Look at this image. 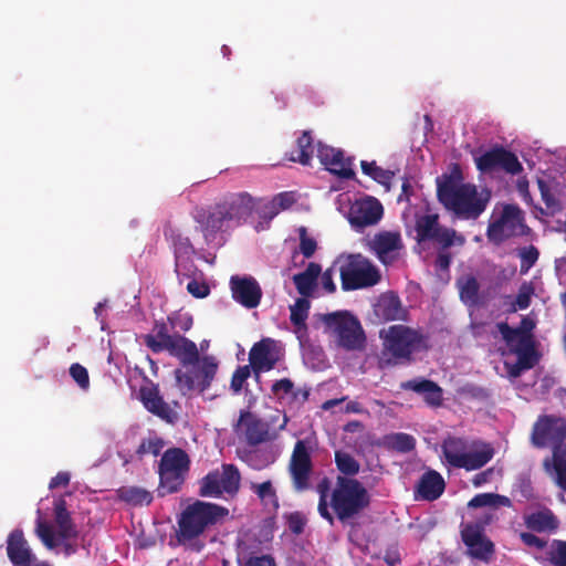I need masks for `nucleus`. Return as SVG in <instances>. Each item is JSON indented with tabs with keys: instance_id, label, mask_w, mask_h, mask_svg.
I'll use <instances>...</instances> for the list:
<instances>
[{
	"instance_id": "24",
	"label": "nucleus",
	"mask_w": 566,
	"mask_h": 566,
	"mask_svg": "<svg viewBox=\"0 0 566 566\" xmlns=\"http://www.w3.org/2000/svg\"><path fill=\"white\" fill-rule=\"evenodd\" d=\"M139 399L145 409L168 423H175L177 412L164 400L159 392L158 385L148 381L139 388Z\"/></svg>"
},
{
	"instance_id": "6",
	"label": "nucleus",
	"mask_w": 566,
	"mask_h": 566,
	"mask_svg": "<svg viewBox=\"0 0 566 566\" xmlns=\"http://www.w3.org/2000/svg\"><path fill=\"white\" fill-rule=\"evenodd\" d=\"M226 514L228 510L220 505L196 501L181 513L178 521L179 538L191 541L200 536L209 525L214 524Z\"/></svg>"
},
{
	"instance_id": "19",
	"label": "nucleus",
	"mask_w": 566,
	"mask_h": 566,
	"mask_svg": "<svg viewBox=\"0 0 566 566\" xmlns=\"http://www.w3.org/2000/svg\"><path fill=\"white\" fill-rule=\"evenodd\" d=\"M384 208L378 199L371 196L355 200L348 212V221L355 229L374 226L382 218Z\"/></svg>"
},
{
	"instance_id": "23",
	"label": "nucleus",
	"mask_w": 566,
	"mask_h": 566,
	"mask_svg": "<svg viewBox=\"0 0 566 566\" xmlns=\"http://www.w3.org/2000/svg\"><path fill=\"white\" fill-rule=\"evenodd\" d=\"M230 290L232 298L243 307L252 310L260 305L263 293L253 276H231Z\"/></svg>"
},
{
	"instance_id": "41",
	"label": "nucleus",
	"mask_w": 566,
	"mask_h": 566,
	"mask_svg": "<svg viewBox=\"0 0 566 566\" xmlns=\"http://www.w3.org/2000/svg\"><path fill=\"white\" fill-rule=\"evenodd\" d=\"M311 303L307 297H300L293 305L290 306V321L297 331L306 329V319Z\"/></svg>"
},
{
	"instance_id": "11",
	"label": "nucleus",
	"mask_w": 566,
	"mask_h": 566,
	"mask_svg": "<svg viewBox=\"0 0 566 566\" xmlns=\"http://www.w3.org/2000/svg\"><path fill=\"white\" fill-rule=\"evenodd\" d=\"M415 231L419 243L434 242L443 250L454 244L463 245L465 242L464 237L458 234L454 229L442 227L437 213L418 216L416 218Z\"/></svg>"
},
{
	"instance_id": "9",
	"label": "nucleus",
	"mask_w": 566,
	"mask_h": 566,
	"mask_svg": "<svg viewBox=\"0 0 566 566\" xmlns=\"http://www.w3.org/2000/svg\"><path fill=\"white\" fill-rule=\"evenodd\" d=\"M322 321L328 332L337 336L338 345L346 349L359 348L364 340V332L359 321L348 312L324 314Z\"/></svg>"
},
{
	"instance_id": "18",
	"label": "nucleus",
	"mask_w": 566,
	"mask_h": 566,
	"mask_svg": "<svg viewBox=\"0 0 566 566\" xmlns=\"http://www.w3.org/2000/svg\"><path fill=\"white\" fill-rule=\"evenodd\" d=\"M192 219L199 226V230L203 235L205 242L210 244L217 239V234L223 231L226 224L229 223L218 203L211 206L196 207L191 212Z\"/></svg>"
},
{
	"instance_id": "7",
	"label": "nucleus",
	"mask_w": 566,
	"mask_h": 566,
	"mask_svg": "<svg viewBox=\"0 0 566 566\" xmlns=\"http://www.w3.org/2000/svg\"><path fill=\"white\" fill-rule=\"evenodd\" d=\"M185 367L187 368L186 370H175V378L180 390L184 394L193 390L205 392L210 388L217 375L219 364L214 356L206 355L201 357L198 354L197 360L187 364Z\"/></svg>"
},
{
	"instance_id": "39",
	"label": "nucleus",
	"mask_w": 566,
	"mask_h": 566,
	"mask_svg": "<svg viewBox=\"0 0 566 566\" xmlns=\"http://www.w3.org/2000/svg\"><path fill=\"white\" fill-rule=\"evenodd\" d=\"M296 144L297 155H292L290 157V160L294 163H300L303 166H308L311 164L314 153V145L311 133L307 130L303 132V134L297 138Z\"/></svg>"
},
{
	"instance_id": "56",
	"label": "nucleus",
	"mask_w": 566,
	"mask_h": 566,
	"mask_svg": "<svg viewBox=\"0 0 566 566\" xmlns=\"http://www.w3.org/2000/svg\"><path fill=\"white\" fill-rule=\"evenodd\" d=\"M70 375L81 389L87 390L90 388V376L84 366L78 363L72 364Z\"/></svg>"
},
{
	"instance_id": "21",
	"label": "nucleus",
	"mask_w": 566,
	"mask_h": 566,
	"mask_svg": "<svg viewBox=\"0 0 566 566\" xmlns=\"http://www.w3.org/2000/svg\"><path fill=\"white\" fill-rule=\"evenodd\" d=\"M312 469L310 451L303 440H297L290 461V474L296 491L308 489Z\"/></svg>"
},
{
	"instance_id": "4",
	"label": "nucleus",
	"mask_w": 566,
	"mask_h": 566,
	"mask_svg": "<svg viewBox=\"0 0 566 566\" xmlns=\"http://www.w3.org/2000/svg\"><path fill=\"white\" fill-rule=\"evenodd\" d=\"M566 419L554 415L538 417L533 426L531 442L535 448L543 449L552 446V457L543 461L547 474L557 470L558 461L566 465Z\"/></svg>"
},
{
	"instance_id": "52",
	"label": "nucleus",
	"mask_w": 566,
	"mask_h": 566,
	"mask_svg": "<svg viewBox=\"0 0 566 566\" xmlns=\"http://www.w3.org/2000/svg\"><path fill=\"white\" fill-rule=\"evenodd\" d=\"M514 354L517 355V363L524 369H531L536 364L534 343H530L527 346H520L515 349Z\"/></svg>"
},
{
	"instance_id": "62",
	"label": "nucleus",
	"mask_w": 566,
	"mask_h": 566,
	"mask_svg": "<svg viewBox=\"0 0 566 566\" xmlns=\"http://www.w3.org/2000/svg\"><path fill=\"white\" fill-rule=\"evenodd\" d=\"M287 525L292 533L301 534L304 531L305 520L300 512H293L287 515Z\"/></svg>"
},
{
	"instance_id": "40",
	"label": "nucleus",
	"mask_w": 566,
	"mask_h": 566,
	"mask_svg": "<svg viewBox=\"0 0 566 566\" xmlns=\"http://www.w3.org/2000/svg\"><path fill=\"white\" fill-rule=\"evenodd\" d=\"M250 489L265 506H271L273 511L280 507L279 497L272 482L264 481L262 483H251Z\"/></svg>"
},
{
	"instance_id": "64",
	"label": "nucleus",
	"mask_w": 566,
	"mask_h": 566,
	"mask_svg": "<svg viewBox=\"0 0 566 566\" xmlns=\"http://www.w3.org/2000/svg\"><path fill=\"white\" fill-rule=\"evenodd\" d=\"M451 264V254L439 247L434 266L439 271H448Z\"/></svg>"
},
{
	"instance_id": "5",
	"label": "nucleus",
	"mask_w": 566,
	"mask_h": 566,
	"mask_svg": "<svg viewBox=\"0 0 566 566\" xmlns=\"http://www.w3.org/2000/svg\"><path fill=\"white\" fill-rule=\"evenodd\" d=\"M480 448L468 451V442L463 438L448 437L442 442V454L453 468L467 471L479 470L494 457V448L486 442H480Z\"/></svg>"
},
{
	"instance_id": "17",
	"label": "nucleus",
	"mask_w": 566,
	"mask_h": 566,
	"mask_svg": "<svg viewBox=\"0 0 566 566\" xmlns=\"http://www.w3.org/2000/svg\"><path fill=\"white\" fill-rule=\"evenodd\" d=\"M234 430L242 431L247 443L253 447L276 438V431L271 429L270 423L249 410L240 411Z\"/></svg>"
},
{
	"instance_id": "60",
	"label": "nucleus",
	"mask_w": 566,
	"mask_h": 566,
	"mask_svg": "<svg viewBox=\"0 0 566 566\" xmlns=\"http://www.w3.org/2000/svg\"><path fill=\"white\" fill-rule=\"evenodd\" d=\"M272 200L276 208H279V212L291 208L296 201L292 191L280 192L275 195Z\"/></svg>"
},
{
	"instance_id": "63",
	"label": "nucleus",
	"mask_w": 566,
	"mask_h": 566,
	"mask_svg": "<svg viewBox=\"0 0 566 566\" xmlns=\"http://www.w3.org/2000/svg\"><path fill=\"white\" fill-rule=\"evenodd\" d=\"M548 475L553 478L558 488L566 491V464L564 465V462L558 461L557 470L553 471L552 474Z\"/></svg>"
},
{
	"instance_id": "25",
	"label": "nucleus",
	"mask_w": 566,
	"mask_h": 566,
	"mask_svg": "<svg viewBox=\"0 0 566 566\" xmlns=\"http://www.w3.org/2000/svg\"><path fill=\"white\" fill-rule=\"evenodd\" d=\"M317 157L321 164L333 175L343 179L355 177L353 160L352 158H345L343 150L319 143Z\"/></svg>"
},
{
	"instance_id": "34",
	"label": "nucleus",
	"mask_w": 566,
	"mask_h": 566,
	"mask_svg": "<svg viewBox=\"0 0 566 566\" xmlns=\"http://www.w3.org/2000/svg\"><path fill=\"white\" fill-rule=\"evenodd\" d=\"M164 237L171 244L176 259L185 255L189 256L193 253L195 250L190 239L170 222L164 227Z\"/></svg>"
},
{
	"instance_id": "46",
	"label": "nucleus",
	"mask_w": 566,
	"mask_h": 566,
	"mask_svg": "<svg viewBox=\"0 0 566 566\" xmlns=\"http://www.w3.org/2000/svg\"><path fill=\"white\" fill-rule=\"evenodd\" d=\"M160 475V495L177 492L184 483V473L159 471Z\"/></svg>"
},
{
	"instance_id": "27",
	"label": "nucleus",
	"mask_w": 566,
	"mask_h": 566,
	"mask_svg": "<svg viewBox=\"0 0 566 566\" xmlns=\"http://www.w3.org/2000/svg\"><path fill=\"white\" fill-rule=\"evenodd\" d=\"M275 342L271 338H263L255 343L249 353V361L255 377L259 378L261 373L272 370L279 361L277 355L274 353Z\"/></svg>"
},
{
	"instance_id": "33",
	"label": "nucleus",
	"mask_w": 566,
	"mask_h": 566,
	"mask_svg": "<svg viewBox=\"0 0 566 566\" xmlns=\"http://www.w3.org/2000/svg\"><path fill=\"white\" fill-rule=\"evenodd\" d=\"M190 460L186 451L180 448H171L164 452L159 463V471L187 473Z\"/></svg>"
},
{
	"instance_id": "8",
	"label": "nucleus",
	"mask_w": 566,
	"mask_h": 566,
	"mask_svg": "<svg viewBox=\"0 0 566 566\" xmlns=\"http://www.w3.org/2000/svg\"><path fill=\"white\" fill-rule=\"evenodd\" d=\"M381 280L380 271L369 259L361 254H350L347 263L340 268L342 289L355 291L378 284Z\"/></svg>"
},
{
	"instance_id": "36",
	"label": "nucleus",
	"mask_w": 566,
	"mask_h": 566,
	"mask_svg": "<svg viewBox=\"0 0 566 566\" xmlns=\"http://www.w3.org/2000/svg\"><path fill=\"white\" fill-rule=\"evenodd\" d=\"M116 494L120 501L132 506L149 505L154 499L151 492L144 488L135 485L120 486L116 491Z\"/></svg>"
},
{
	"instance_id": "43",
	"label": "nucleus",
	"mask_w": 566,
	"mask_h": 566,
	"mask_svg": "<svg viewBox=\"0 0 566 566\" xmlns=\"http://www.w3.org/2000/svg\"><path fill=\"white\" fill-rule=\"evenodd\" d=\"M335 464L342 473L340 476L354 478L360 469L359 462L349 453L344 451L335 452Z\"/></svg>"
},
{
	"instance_id": "59",
	"label": "nucleus",
	"mask_w": 566,
	"mask_h": 566,
	"mask_svg": "<svg viewBox=\"0 0 566 566\" xmlns=\"http://www.w3.org/2000/svg\"><path fill=\"white\" fill-rule=\"evenodd\" d=\"M168 322L171 329L178 328L181 332H188L193 325L192 316L189 314H176L168 316Z\"/></svg>"
},
{
	"instance_id": "47",
	"label": "nucleus",
	"mask_w": 566,
	"mask_h": 566,
	"mask_svg": "<svg viewBox=\"0 0 566 566\" xmlns=\"http://www.w3.org/2000/svg\"><path fill=\"white\" fill-rule=\"evenodd\" d=\"M538 189L541 191L542 200L546 207V210L543 211V213L546 216H554L559 212L562 210V205L549 186L545 181L538 180Z\"/></svg>"
},
{
	"instance_id": "53",
	"label": "nucleus",
	"mask_w": 566,
	"mask_h": 566,
	"mask_svg": "<svg viewBox=\"0 0 566 566\" xmlns=\"http://www.w3.org/2000/svg\"><path fill=\"white\" fill-rule=\"evenodd\" d=\"M251 366L244 365L239 366L234 373L232 374L231 381H230V388L234 394H239L248 378L251 376Z\"/></svg>"
},
{
	"instance_id": "48",
	"label": "nucleus",
	"mask_w": 566,
	"mask_h": 566,
	"mask_svg": "<svg viewBox=\"0 0 566 566\" xmlns=\"http://www.w3.org/2000/svg\"><path fill=\"white\" fill-rule=\"evenodd\" d=\"M460 297L463 302L476 303L480 285L473 275H469L459 282Z\"/></svg>"
},
{
	"instance_id": "50",
	"label": "nucleus",
	"mask_w": 566,
	"mask_h": 566,
	"mask_svg": "<svg viewBox=\"0 0 566 566\" xmlns=\"http://www.w3.org/2000/svg\"><path fill=\"white\" fill-rule=\"evenodd\" d=\"M389 446L398 452L407 453L415 449L416 439L408 433L399 432L389 437Z\"/></svg>"
},
{
	"instance_id": "57",
	"label": "nucleus",
	"mask_w": 566,
	"mask_h": 566,
	"mask_svg": "<svg viewBox=\"0 0 566 566\" xmlns=\"http://www.w3.org/2000/svg\"><path fill=\"white\" fill-rule=\"evenodd\" d=\"M260 200L255 199V208L259 218L266 223L271 222L280 212L279 208L274 205L273 200L259 205Z\"/></svg>"
},
{
	"instance_id": "51",
	"label": "nucleus",
	"mask_w": 566,
	"mask_h": 566,
	"mask_svg": "<svg viewBox=\"0 0 566 566\" xmlns=\"http://www.w3.org/2000/svg\"><path fill=\"white\" fill-rule=\"evenodd\" d=\"M154 334H147L144 336V343L147 346L149 338H153L156 343L163 344L171 339L174 334H170L169 327L164 321H156L153 329Z\"/></svg>"
},
{
	"instance_id": "38",
	"label": "nucleus",
	"mask_w": 566,
	"mask_h": 566,
	"mask_svg": "<svg viewBox=\"0 0 566 566\" xmlns=\"http://www.w3.org/2000/svg\"><path fill=\"white\" fill-rule=\"evenodd\" d=\"M165 446L166 441L156 432L150 431L147 437L140 440L135 455L139 461L144 460L147 455L158 457Z\"/></svg>"
},
{
	"instance_id": "55",
	"label": "nucleus",
	"mask_w": 566,
	"mask_h": 566,
	"mask_svg": "<svg viewBox=\"0 0 566 566\" xmlns=\"http://www.w3.org/2000/svg\"><path fill=\"white\" fill-rule=\"evenodd\" d=\"M300 235V252L304 258L308 259L313 256L317 249V242L314 238L308 237L307 229L305 227L298 228Z\"/></svg>"
},
{
	"instance_id": "31",
	"label": "nucleus",
	"mask_w": 566,
	"mask_h": 566,
	"mask_svg": "<svg viewBox=\"0 0 566 566\" xmlns=\"http://www.w3.org/2000/svg\"><path fill=\"white\" fill-rule=\"evenodd\" d=\"M375 313L385 322L402 319L405 315L401 302L394 293L385 294L379 298Z\"/></svg>"
},
{
	"instance_id": "54",
	"label": "nucleus",
	"mask_w": 566,
	"mask_h": 566,
	"mask_svg": "<svg viewBox=\"0 0 566 566\" xmlns=\"http://www.w3.org/2000/svg\"><path fill=\"white\" fill-rule=\"evenodd\" d=\"M539 256V252L536 247L530 245L527 248H523L520 251L521 258V273L525 274L530 271L532 266L535 265Z\"/></svg>"
},
{
	"instance_id": "61",
	"label": "nucleus",
	"mask_w": 566,
	"mask_h": 566,
	"mask_svg": "<svg viewBox=\"0 0 566 566\" xmlns=\"http://www.w3.org/2000/svg\"><path fill=\"white\" fill-rule=\"evenodd\" d=\"M187 291L197 298H203L209 295L210 287L206 282H200L197 280H191L187 284Z\"/></svg>"
},
{
	"instance_id": "42",
	"label": "nucleus",
	"mask_w": 566,
	"mask_h": 566,
	"mask_svg": "<svg viewBox=\"0 0 566 566\" xmlns=\"http://www.w3.org/2000/svg\"><path fill=\"white\" fill-rule=\"evenodd\" d=\"M496 327L512 353H514L520 346H527L533 342L523 339V335L516 328L511 327L506 322L497 323Z\"/></svg>"
},
{
	"instance_id": "32",
	"label": "nucleus",
	"mask_w": 566,
	"mask_h": 566,
	"mask_svg": "<svg viewBox=\"0 0 566 566\" xmlns=\"http://www.w3.org/2000/svg\"><path fill=\"white\" fill-rule=\"evenodd\" d=\"M321 272V265L318 263L311 262L308 263L305 271L293 275V282L295 284V287L302 296H312L316 287L317 279Z\"/></svg>"
},
{
	"instance_id": "14",
	"label": "nucleus",
	"mask_w": 566,
	"mask_h": 566,
	"mask_svg": "<svg viewBox=\"0 0 566 566\" xmlns=\"http://www.w3.org/2000/svg\"><path fill=\"white\" fill-rule=\"evenodd\" d=\"M476 168L483 174L503 170L511 175H517L523 170L517 156L503 146H494L474 158Z\"/></svg>"
},
{
	"instance_id": "58",
	"label": "nucleus",
	"mask_w": 566,
	"mask_h": 566,
	"mask_svg": "<svg viewBox=\"0 0 566 566\" xmlns=\"http://www.w3.org/2000/svg\"><path fill=\"white\" fill-rule=\"evenodd\" d=\"M294 382L290 378H282L272 384L271 391L277 399H284L293 392Z\"/></svg>"
},
{
	"instance_id": "15",
	"label": "nucleus",
	"mask_w": 566,
	"mask_h": 566,
	"mask_svg": "<svg viewBox=\"0 0 566 566\" xmlns=\"http://www.w3.org/2000/svg\"><path fill=\"white\" fill-rule=\"evenodd\" d=\"M520 538L524 545L541 551L536 558L544 566H566V541L541 538L533 533L522 532Z\"/></svg>"
},
{
	"instance_id": "3",
	"label": "nucleus",
	"mask_w": 566,
	"mask_h": 566,
	"mask_svg": "<svg viewBox=\"0 0 566 566\" xmlns=\"http://www.w3.org/2000/svg\"><path fill=\"white\" fill-rule=\"evenodd\" d=\"M437 195L448 210L462 219L479 218L491 199L489 190L478 191L475 185L458 184L451 178L438 184Z\"/></svg>"
},
{
	"instance_id": "45",
	"label": "nucleus",
	"mask_w": 566,
	"mask_h": 566,
	"mask_svg": "<svg viewBox=\"0 0 566 566\" xmlns=\"http://www.w3.org/2000/svg\"><path fill=\"white\" fill-rule=\"evenodd\" d=\"M511 501L509 497L494 493H481L473 496L469 503V507L478 509L484 506L496 507L499 505H510Z\"/></svg>"
},
{
	"instance_id": "13",
	"label": "nucleus",
	"mask_w": 566,
	"mask_h": 566,
	"mask_svg": "<svg viewBox=\"0 0 566 566\" xmlns=\"http://www.w3.org/2000/svg\"><path fill=\"white\" fill-rule=\"evenodd\" d=\"M461 539L467 546V555L476 560L489 563L495 553L493 542L485 535L484 527L480 523H467L461 525Z\"/></svg>"
},
{
	"instance_id": "1",
	"label": "nucleus",
	"mask_w": 566,
	"mask_h": 566,
	"mask_svg": "<svg viewBox=\"0 0 566 566\" xmlns=\"http://www.w3.org/2000/svg\"><path fill=\"white\" fill-rule=\"evenodd\" d=\"M331 484L328 478H323L316 486L318 513L331 525L335 517L342 523L348 522L370 505V495L357 479L337 476L333 489Z\"/></svg>"
},
{
	"instance_id": "37",
	"label": "nucleus",
	"mask_w": 566,
	"mask_h": 566,
	"mask_svg": "<svg viewBox=\"0 0 566 566\" xmlns=\"http://www.w3.org/2000/svg\"><path fill=\"white\" fill-rule=\"evenodd\" d=\"M240 566H277L275 558L270 554H256L249 549L244 543L238 544Z\"/></svg>"
},
{
	"instance_id": "44",
	"label": "nucleus",
	"mask_w": 566,
	"mask_h": 566,
	"mask_svg": "<svg viewBox=\"0 0 566 566\" xmlns=\"http://www.w3.org/2000/svg\"><path fill=\"white\" fill-rule=\"evenodd\" d=\"M361 171L373 178L376 182L382 185V186H389L394 172L387 169H384L379 166H377L376 161H366L363 160L360 163Z\"/></svg>"
},
{
	"instance_id": "2",
	"label": "nucleus",
	"mask_w": 566,
	"mask_h": 566,
	"mask_svg": "<svg viewBox=\"0 0 566 566\" xmlns=\"http://www.w3.org/2000/svg\"><path fill=\"white\" fill-rule=\"evenodd\" d=\"M379 337L382 340L378 356V366L381 369L410 364L415 353L429 349V336L407 325L397 324L382 328Z\"/></svg>"
},
{
	"instance_id": "16",
	"label": "nucleus",
	"mask_w": 566,
	"mask_h": 566,
	"mask_svg": "<svg viewBox=\"0 0 566 566\" xmlns=\"http://www.w3.org/2000/svg\"><path fill=\"white\" fill-rule=\"evenodd\" d=\"M216 202L227 221L235 226L242 224L255 208V199L247 191L228 192Z\"/></svg>"
},
{
	"instance_id": "49",
	"label": "nucleus",
	"mask_w": 566,
	"mask_h": 566,
	"mask_svg": "<svg viewBox=\"0 0 566 566\" xmlns=\"http://www.w3.org/2000/svg\"><path fill=\"white\" fill-rule=\"evenodd\" d=\"M35 534L46 548L53 549L57 546L55 532L48 522L38 518Z\"/></svg>"
},
{
	"instance_id": "12",
	"label": "nucleus",
	"mask_w": 566,
	"mask_h": 566,
	"mask_svg": "<svg viewBox=\"0 0 566 566\" xmlns=\"http://www.w3.org/2000/svg\"><path fill=\"white\" fill-rule=\"evenodd\" d=\"M241 474L234 464H222L200 481L199 494L207 497L235 496L240 490Z\"/></svg>"
},
{
	"instance_id": "35",
	"label": "nucleus",
	"mask_w": 566,
	"mask_h": 566,
	"mask_svg": "<svg viewBox=\"0 0 566 566\" xmlns=\"http://www.w3.org/2000/svg\"><path fill=\"white\" fill-rule=\"evenodd\" d=\"M524 523L528 530L537 533L555 532L559 526L557 517L549 510L526 515Z\"/></svg>"
},
{
	"instance_id": "10",
	"label": "nucleus",
	"mask_w": 566,
	"mask_h": 566,
	"mask_svg": "<svg viewBox=\"0 0 566 566\" xmlns=\"http://www.w3.org/2000/svg\"><path fill=\"white\" fill-rule=\"evenodd\" d=\"M527 229L524 214L516 205H504L501 214L490 221L486 230L488 240L496 245L506 240L525 234Z\"/></svg>"
},
{
	"instance_id": "26",
	"label": "nucleus",
	"mask_w": 566,
	"mask_h": 566,
	"mask_svg": "<svg viewBox=\"0 0 566 566\" xmlns=\"http://www.w3.org/2000/svg\"><path fill=\"white\" fill-rule=\"evenodd\" d=\"M6 552L13 566H31L36 562V556L21 528H14L8 534Z\"/></svg>"
},
{
	"instance_id": "30",
	"label": "nucleus",
	"mask_w": 566,
	"mask_h": 566,
	"mask_svg": "<svg viewBox=\"0 0 566 566\" xmlns=\"http://www.w3.org/2000/svg\"><path fill=\"white\" fill-rule=\"evenodd\" d=\"M54 521L57 526V536L61 539H70L77 536L76 526L67 511L66 501L62 496L54 501Z\"/></svg>"
},
{
	"instance_id": "22",
	"label": "nucleus",
	"mask_w": 566,
	"mask_h": 566,
	"mask_svg": "<svg viewBox=\"0 0 566 566\" xmlns=\"http://www.w3.org/2000/svg\"><path fill=\"white\" fill-rule=\"evenodd\" d=\"M369 250L385 265L391 264L403 249L399 231H380L368 242Z\"/></svg>"
},
{
	"instance_id": "28",
	"label": "nucleus",
	"mask_w": 566,
	"mask_h": 566,
	"mask_svg": "<svg viewBox=\"0 0 566 566\" xmlns=\"http://www.w3.org/2000/svg\"><path fill=\"white\" fill-rule=\"evenodd\" d=\"M400 387L405 390H412L423 395L426 403L430 407H440L442 405V389L432 380L411 379L402 382Z\"/></svg>"
},
{
	"instance_id": "20",
	"label": "nucleus",
	"mask_w": 566,
	"mask_h": 566,
	"mask_svg": "<svg viewBox=\"0 0 566 566\" xmlns=\"http://www.w3.org/2000/svg\"><path fill=\"white\" fill-rule=\"evenodd\" d=\"M147 347L154 353L168 352L171 356L176 357L182 366L196 361L199 354L196 343L178 333H174L171 339L163 344L156 343L153 338H149Z\"/></svg>"
},
{
	"instance_id": "29",
	"label": "nucleus",
	"mask_w": 566,
	"mask_h": 566,
	"mask_svg": "<svg viewBox=\"0 0 566 566\" xmlns=\"http://www.w3.org/2000/svg\"><path fill=\"white\" fill-rule=\"evenodd\" d=\"M446 489L442 475L437 471H428L422 474L417 485V499L434 501L439 499Z\"/></svg>"
}]
</instances>
